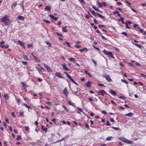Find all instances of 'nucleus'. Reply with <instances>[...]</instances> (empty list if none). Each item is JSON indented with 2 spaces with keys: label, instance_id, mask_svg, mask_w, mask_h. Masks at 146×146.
<instances>
[{
  "label": "nucleus",
  "instance_id": "obj_1",
  "mask_svg": "<svg viewBox=\"0 0 146 146\" xmlns=\"http://www.w3.org/2000/svg\"><path fill=\"white\" fill-rule=\"evenodd\" d=\"M0 22H3L5 25L7 26H8L10 25V21L9 17L7 15L4 16L1 18L0 19Z\"/></svg>",
  "mask_w": 146,
  "mask_h": 146
},
{
  "label": "nucleus",
  "instance_id": "obj_2",
  "mask_svg": "<svg viewBox=\"0 0 146 146\" xmlns=\"http://www.w3.org/2000/svg\"><path fill=\"white\" fill-rule=\"evenodd\" d=\"M103 52L108 57H110V56L112 54V53L110 51H107L105 49L103 51Z\"/></svg>",
  "mask_w": 146,
  "mask_h": 146
},
{
  "label": "nucleus",
  "instance_id": "obj_3",
  "mask_svg": "<svg viewBox=\"0 0 146 146\" xmlns=\"http://www.w3.org/2000/svg\"><path fill=\"white\" fill-rule=\"evenodd\" d=\"M44 67L46 68V69L48 72H52V70L50 66L44 64Z\"/></svg>",
  "mask_w": 146,
  "mask_h": 146
},
{
  "label": "nucleus",
  "instance_id": "obj_4",
  "mask_svg": "<svg viewBox=\"0 0 146 146\" xmlns=\"http://www.w3.org/2000/svg\"><path fill=\"white\" fill-rule=\"evenodd\" d=\"M63 94L65 95L66 97H67L68 95L69 94V92L68 91L67 88H65L63 91Z\"/></svg>",
  "mask_w": 146,
  "mask_h": 146
},
{
  "label": "nucleus",
  "instance_id": "obj_5",
  "mask_svg": "<svg viewBox=\"0 0 146 146\" xmlns=\"http://www.w3.org/2000/svg\"><path fill=\"white\" fill-rule=\"evenodd\" d=\"M55 75L60 78H64V77L61 75V73L60 72H57L55 74Z\"/></svg>",
  "mask_w": 146,
  "mask_h": 146
},
{
  "label": "nucleus",
  "instance_id": "obj_6",
  "mask_svg": "<svg viewBox=\"0 0 146 146\" xmlns=\"http://www.w3.org/2000/svg\"><path fill=\"white\" fill-rule=\"evenodd\" d=\"M98 93L99 95H101L102 96H104V93L107 94V93L106 92L103 90H100L98 91Z\"/></svg>",
  "mask_w": 146,
  "mask_h": 146
},
{
  "label": "nucleus",
  "instance_id": "obj_7",
  "mask_svg": "<svg viewBox=\"0 0 146 146\" xmlns=\"http://www.w3.org/2000/svg\"><path fill=\"white\" fill-rule=\"evenodd\" d=\"M93 15L94 16L97 15L98 16H99V17H100V18H104V19L105 18V17L104 16H102L101 15L98 13H96L95 12L93 14Z\"/></svg>",
  "mask_w": 146,
  "mask_h": 146
},
{
  "label": "nucleus",
  "instance_id": "obj_8",
  "mask_svg": "<svg viewBox=\"0 0 146 146\" xmlns=\"http://www.w3.org/2000/svg\"><path fill=\"white\" fill-rule=\"evenodd\" d=\"M62 66L63 69L66 71H69L70 70L66 66V65L64 63L62 64Z\"/></svg>",
  "mask_w": 146,
  "mask_h": 146
},
{
  "label": "nucleus",
  "instance_id": "obj_9",
  "mask_svg": "<svg viewBox=\"0 0 146 146\" xmlns=\"http://www.w3.org/2000/svg\"><path fill=\"white\" fill-rule=\"evenodd\" d=\"M48 16L51 18L53 19L55 21H56L58 19V18L56 17H54V16L52 15H49Z\"/></svg>",
  "mask_w": 146,
  "mask_h": 146
},
{
  "label": "nucleus",
  "instance_id": "obj_10",
  "mask_svg": "<svg viewBox=\"0 0 146 146\" xmlns=\"http://www.w3.org/2000/svg\"><path fill=\"white\" fill-rule=\"evenodd\" d=\"M104 77L106 79L108 82H110L111 81V79L110 78V76L108 75H106L104 76Z\"/></svg>",
  "mask_w": 146,
  "mask_h": 146
},
{
  "label": "nucleus",
  "instance_id": "obj_11",
  "mask_svg": "<svg viewBox=\"0 0 146 146\" xmlns=\"http://www.w3.org/2000/svg\"><path fill=\"white\" fill-rule=\"evenodd\" d=\"M17 5V3L16 2H14L11 5V7L12 9H13Z\"/></svg>",
  "mask_w": 146,
  "mask_h": 146
},
{
  "label": "nucleus",
  "instance_id": "obj_12",
  "mask_svg": "<svg viewBox=\"0 0 146 146\" xmlns=\"http://www.w3.org/2000/svg\"><path fill=\"white\" fill-rule=\"evenodd\" d=\"M18 43L19 44V45H20L21 46H22L23 47H24V44L23 42H22L20 40H18Z\"/></svg>",
  "mask_w": 146,
  "mask_h": 146
},
{
  "label": "nucleus",
  "instance_id": "obj_13",
  "mask_svg": "<svg viewBox=\"0 0 146 146\" xmlns=\"http://www.w3.org/2000/svg\"><path fill=\"white\" fill-rule=\"evenodd\" d=\"M33 56V57L34 59L37 62H40V60L38 59L36 57L33 55L32 54H31Z\"/></svg>",
  "mask_w": 146,
  "mask_h": 146
},
{
  "label": "nucleus",
  "instance_id": "obj_14",
  "mask_svg": "<svg viewBox=\"0 0 146 146\" xmlns=\"http://www.w3.org/2000/svg\"><path fill=\"white\" fill-rule=\"evenodd\" d=\"M17 19L23 21L24 20V18L21 16H19L17 17Z\"/></svg>",
  "mask_w": 146,
  "mask_h": 146
},
{
  "label": "nucleus",
  "instance_id": "obj_15",
  "mask_svg": "<svg viewBox=\"0 0 146 146\" xmlns=\"http://www.w3.org/2000/svg\"><path fill=\"white\" fill-rule=\"evenodd\" d=\"M51 9V7L50 6L48 5L44 8L45 10L47 11H50Z\"/></svg>",
  "mask_w": 146,
  "mask_h": 146
},
{
  "label": "nucleus",
  "instance_id": "obj_16",
  "mask_svg": "<svg viewBox=\"0 0 146 146\" xmlns=\"http://www.w3.org/2000/svg\"><path fill=\"white\" fill-rule=\"evenodd\" d=\"M68 59L70 61L74 63H75L76 61V60L73 58H69Z\"/></svg>",
  "mask_w": 146,
  "mask_h": 146
},
{
  "label": "nucleus",
  "instance_id": "obj_17",
  "mask_svg": "<svg viewBox=\"0 0 146 146\" xmlns=\"http://www.w3.org/2000/svg\"><path fill=\"white\" fill-rule=\"evenodd\" d=\"M132 43L135 45L139 48H141L142 46L141 45L136 44L133 42H132Z\"/></svg>",
  "mask_w": 146,
  "mask_h": 146
},
{
  "label": "nucleus",
  "instance_id": "obj_18",
  "mask_svg": "<svg viewBox=\"0 0 146 146\" xmlns=\"http://www.w3.org/2000/svg\"><path fill=\"white\" fill-rule=\"evenodd\" d=\"M92 82H90L89 81H88L87 83H86L85 84V85L88 87H90V85L92 84Z\"/></svg>",
  "mask_w": 146,
  "mask_h": 146
},
{
  "label": "nucleus",
  "instance_id": "obj_19",
  "mask_svg": "<svg viewBox=\"0 0 146 146\" xmlns=\"http://www.w3.org/2000/svg\"><path fill=\"white\" fill-rule=\"evenodd\" d=\"M92 7L96 11H97L99 12H100L101 13V11L99 10V9L98 8H96V7H95L93 5L92 6Z\"/></svg>",
  "mask_w": 146,
  "mask_h": 146
},
{
  "label": "nucleus",
  "instance_id": "obj_20",
  "mask_svg": "<svg viewBox=\"0 0 146 146\" xmlns=\"http://www.w3.org/2000/svg\"><path fill=\"white\" fill-rule=\"evenodd\" d=\"M41 129L42 130H44L46 132L47 130V128L46 127L44 128V126L43 125H42L41 126Z\"/></svg>",
  "mask_w": 146,
  "mask_h": 146
},
{
  "label": "nucleus",
  "instance_id": "obj_21",
  "mask_svg": "<svg viewBox=\"0 0 146 146\" xmlns=\"http://www.w3.org/2000/svg\"><path fill=\"white\" fill-rule=\"evenodd\" d=\"M68 104L70 105H71L75 107V106H74L75 104L74 103H71L70 100H69L68 101Z\"/></svg>",
  "mask_w": 146,
  "mask_h": 146
},
{
  "label": "nucleus",
  "instance_id": "obj_22",
  "mask_svg": "<svg viewBox=\"0 0 146 146\" xmlns=\"http://www.w3.org/2000/svg\"><path fill=\"white\" fill-rule=\"evenodd\" d=\"M110 93H111V94H112L113 95H115L117 94V93L115 92L113 90H111Z\"/></svg>",
  "mask_w": 146,
  "mask_h": 146
},
{
  "label": "nucleus",
  "instance_id": "obj_23",
  "mask_svg": "<svg viewBox=\"0 0 146 146\" xmlns=\"http://www.w3.org/2000/svg\"><path fill=\"white\" fill-rule=\"evenodd\" d=\"M66 27H65L62 28V31L64 32H66L67 31V30L66 29Z\"/></svg>",
  "mask_w": 146,
  "mask_h": 146
},
{
  "label": "nucleus",
  "instance_id": "obj_24",
  "mask_svg": "<svg viewBox=\"0 0 146 146\" xmlns=\"http://www.w3.org/2000/svg\"><path fill=\"white\" fill-rule=\"evenodd\" d=\"M127 139L125 138H121V140L123 142H124L126 143L127 141Z\"/></svg>",
  "mask_w": 146,
  "mask_h": 146
},
{
  "label": "nucleus",
  "instance_id": "obj_25",
  "mask_svg": "<svg viewBox=\"0 0 146 146\" xmlns=\"http://www.w3.org/2000/svg\"><path fill=\"white\" fill-rule=\"evenodd\" d=\"M97 3L99 7L101 8L102 7V3H101L99 1H97Z\"/></svg>",
  "mask_w": 146,
  "mask_h": 146
},
{
  "label": "nucleus",
  "instance_id": "obj_26",
  "mask_svg": "<svg viewBox=\"0 0 146 146\" xmlns=\"http://www.w3.org/2000/svg\"><path fill=\"white\" fill-rule=\"evenodd\" d=\"M23 58L25 60H29V59L27 57V56L25 54L23 55Z\"/></svg>",
  "mask_w": 146,
  "mask_h": 146
},
{
  "label": "nucleus",
  "instance_id": "obj_27",
  "mask_svg": "<svg viewBox=\"0 0 146 146\" xmlns=\"http://www.w3.org/2000/svg\"><path fill=\"white\" fill-rule=\"evenodd\" d=\"M127 142H126V143H127L128 144H131L132 143V141H131L129 140L128 139H127Z\"/></svg>",
  "mask_w": 146,
  "mask_h": 146
},
{
  "label": "nucleus",
  "instance_id": "obj_28",
  "mask_svg": "<svg viewBox=\"0 0 146 146\" xmlns=\"http://www.w3.org/2000/svg\"><path fill=\"white\" fill-rule=\"evenodd\" d=\"M132 114H133L131 112V113H129L125 114V115L126 116H131L132 115Z\"/></svg>",
  "mask_w": 146,
  "mask_h": 146
},
{
  "label": "nucleus",
  "instance_id": "obj_29",
  "mask_svg": "<svg viewBox=\"0 0 146 146\" xmlns=\"http://www.w3.org/2000/svg\"><path fill=\"white\" fill-rule=\"evenodd\" d=\"M46 44L49 47H51V43L49 42L46 41Z\"/></svg>",
  "mask_w": 146,
  "mask_h": 146
},
{
  "label": "nucleus",
  "instance_id": "obj_30",
  "mask_svg": "<svg viewBox=\"0 0 146 146\" xmlns=\"http://www.w3.org/2000/svg\"><path fill=\"white\" fill-rule=\"evenodd\" d=\"M120 20L121 21L122 23V24H125V23H124V21H123L124 18L123 17H121L120 18Z\"/></svg>",
  "mask_w": 146,
  "mask_h": 146
},
{
  "label": "nucleus",
  "instance_id": "obj_31",
  "mask_svg": "<svg viewBox=\"0 0 146 146\" xmlns=\"http://www.w3.org/2000/svg\"><path fill=\"white\" fill-rule=\"evenodd\" d=\"M43 21L47 23H50V22L49 21L45 19H43Z\"/></svg>",
  "mask_w": 146,
  "mask_h": 146
},
{
  "label": "nucleus",
  "instance_id": "obj_32",
  "mask_svg": "<svg viewBox=\"0 0 146 146\" xmlns=\"http://www.w3.org/2000/svg\"><path fill=\"white\" fill-rule=\"evenodd\" d=\"M101 3L102 4V6H103L104 7H106L107 6V4L106 3L104 2H102Z\"/></svg>",
  "mask_w": 146,
  "mask_h": 146
},
{
  "label": "nucleus",
  "instance_id": "obj_33",
  "mask_svg": "<svg viewBox=\"0 0 146 146\" xmlns=\"http://www.w3.org/2000/svg\"><path fill=\"white\" fill-rule=\"evenodd\" d=\"M21 139V137L19 135H18L17 136V137L16 138V139L17 140L19 141V140L20 139Z\"/></svg>",
  "mask_w": 146,
  "mask_h": 146
},
{
  "label": "nucleus",
  "instance_id": "obj_34",
  "mask_svg": "<svg viewBox=\"0 0 146 146\" xmlns=\"http://www.w3.org/2000/svg\"><path fill=\"white\" fill-rule=\"evenodd\" d=\"M62 107L64 109L66 110L68 112V109L65 106H62Z\"/></svg>",
  "mask_w": 146,
  "mask_h": 146
},
{
  "label": "nucleus",
  "instance_id": "obj_35",
  "mask_svg": "<svg viewBox=\"0 0 146 146\" xmlns=\"http://www.w3.org/2000/svg\"><path fill=\"white\" fill-rule=\"evenodd\" d=\"M112 127L113 129L115 130H119L120 129L118 127Z\"/></svg>",
  "mask_w": 146,
  "mask_h": 146
},
{
  "label": "nucleus",
  "instance_id": "obj_36",
  "mask_svg": "<svg viewBox=\"0 0 146 146\" xmlns=\"http://www.w3.org/2000/svg\"><path fill=\"white\" fill-rule=\"evenodd\" d=\"M23 105L25 107H26V108H27L29 109L30 108V107L27 105L26 104H24Z\"/></svg>",
  "mask_w": 146,
  "mask_h": 146
},
{
  "label": "nucleus",
  "instance_id": "obj_37",
  "mask_svg": "<svg viewBox=\"0 0 146 146\" xmlns=\"http://www.w3.org/2000/svg\"><path fill=\"white\" fill-rule=\"evenodd\" d=\"M121 34H122L125 35V36H127V34L126 32H122L121 33Z\"/></svg>",
  "mask_w": 146,
  "mask_h": 146
},
{
  "label": "nucleus",
  "instance_id": "obj_38",
  "mask_svg": "<svg viewBox=\"0 0 146 146\" xmlns=\"http://www.w3.org/2000/svg\"><path fill=\"white\" fill-rule=\"evenodd\" d=\"M98 27L100 28H101L102 27H105V25H98Z\"/></svg>",
  "mask_w": 146,
  "mask_h": 146
},
{
  "label": "nucleus",
  "instance_id": "obj_39",
  "mask_svg": "<svg viewBox=\"0 0 146 146\" xmlns=\"http://www.w3.org/2000/svg\"><path fill=\"white\" fill-rule=\"evenodd\" d=\"M70 80H71V81H72V82H73L74 84H75L76 85H78V84L76 83V82L75 81H74V80L72 79V78Z\"/></svg>",
  "mask_w": 146,
  "mask_h": 146
},
{
  "label": "nucleus",
  "instance_id": "obj_40",
  "mask_svg": "<svg viewBox=\"0 0 146 146\" xmlns=\"http://www.w3.org/2000/svg\"><path fill=\"white\" fill-rule=\"evenodd\" d=\"M83 51L87 52L88 51L87 48L86 47L84 48H82Z\"/></svg>",
  "mask_w": 146,
  "mask_h": 146
},
{
  "label": "nucleus",
  "instance_id": "obj_41",
  "mask_svg": "<svg viewBox=\"0 0 146 146\" xmlns=\"http://www.w3.org/2000/svg\"><path fill=\"white\" fill-rule=\"evenodd\" d=\"M85 127L87 128L88 129H89V126L88 124L86 123H85Z\"/></svg>",
  "mask_w": 146,
  "mask_h": 146
},
{
  "label": "nucleus",
  "instance_id": "obj_42",
  "mask_svg": "<svg viewBox=\"0 0 146 146\" xmlns=\"http://www.w3.org/2000/svg\"><path fill=\"white\" fill-rule=\"evenodd\" d=\"M111 137H112L111 136L108 137H107V138L106 140L107 141H110V140H111Z\"/></svg>",
  "mask_w": 146,
  "mask_h": 146
},
{
  "label": "nucleus",
  "instance_id": "obj_43",
  "mask_svg": "<svg viewBox=\"0 0 146 146\" xmlns=\"http://www.w3.org/2000/svg\"><path fill=\"white\" fill-rule=\"evenodd\" d=\"M16 100L17 103H19L21 101V100L20 98L16 99Z\"/></svg>",
  "mask_w": 146,
  "mask_h": 146
},
{
  "label": "nucleus",
  "instance_id": "obj_44",
  "mask_svg": "<svg viewBox=\"0 0 146 146\" xmlns=\"http://www.w3.org/2000/svg\"><path fill=\"white\" fill-rule=\"evenodd\" d=\"M75 46L77 48H79L81 47V46L80 45H76Z\"/></svg>",
  "mask_w": 146,
  "mask_h": 146
},
{
  "label": "nucleus",
  "instance_id": "obj_45",
  "mask_svg": "<svg viewBox=\"0 0 146 146\" xmlns=\"http://www.w3.org/2000/svg\"><path fill=\"white\" fill-rule=\"evenodd\" d=\"M66 44V45L69 47H71V46H70V44L69 43V42H65Z\"/></svg>",
  "mask_w": 146,
  "mask_h": 146
},
{
  "label": "nucleus",
  "instance_id": "obj_46",
  "mask_svg": "<svg viewBox=\"0 0 146 146\" xmlns=\"http://www.w3.org/2000/svg\"><path fill=\"white\" fill-rule=\"evenodd\" d=\"M80 2H82V3L84 4L86 3V2L84 0H79Z\"/></svg>",
  "mask_w": 146,
  "mask_h": 146
},
{
  "label": "nucleus",
  "instance_id": "obj_47",
  "mask_svg": "<svg viewBox=\"0 0 146 146\" xmlns=\"http://www.w3.org/2000/svg\"><path fill=\"white\" fill-rule=\"evenodd\" d=\"M91 60L92 61V62L95 64V65H96L97 64L95 61L94 60H93L92 59H91Z\"/></svg>",
  "mask_w": 146,
  "mask_h": 146
},
{
  "label": "nucleus",
  "instance_id": "obj_48",
  "mask_svg": "<svg viewBox=\"0 0 146 146\" xmlns=\"http://www.w3.org/2000/svg\"><path fill=\"white\" fill-rule=\"evenodd\" d=\"M100 36H101L102 38L104 39H105V40H107L108 39L107 38L105 37L104 36L102 35H100Z\"/></svg>",
  "mask_w": 146,
  "mask_h": 146
},
{
  "label": "nucleus",
  "instance_id": "obj_49",
  "mask_svg": "<svg viewBox=\"0 0 146 146\" xmlns=\"http://www.w3.org/2000/svg\"><path fill=\"white\" fill-rule=\"evenodd\" d=\"M106 125L110 126L111 125V124L109 122V121L108 120L106 121Z\"/></svg>",
  "mask_w": 146,
  "mask_h": 146
},
{
  "label": "nucleus",
  "instance_id": "obj_50",
  "mask_svg": "<svg viewBox=\"0 0 146 146\" xmlns=\"http://www.w3.org/2000/svg\"><path fill=\"white\" fill-rule=\"evenodd\" d=\"M11 114L13 117H15V113L14 112H11Z\"/></svg>",
  "mask_w": 146,
  "mask_h": 146
},
{
  "label": "nucleus",
  "instance_id": "obj_51",
  "mask_svg": "<svg viewBox=\"0 0 146 146\" xmlns=\"http://www.w3.org/2000/svg\"><path fill=\"white\" fill-rule=\"evenodd\" d=\"M88 99L90 102H92L93 101V99L91 97H89Z\"/></svg>",
  "mask_w": 146,
  "mask_h": 146
},
{
  "label": "nucleus",
  "instance_id": "obj_52",
  "mask_svg": "<svg viewBox=\"0 0 146 146\" xmlns=\"http://www.w3.org/2000/svg\"><path fill=\"white\" fill-rule=\"evenodd\" d=\"M22 63L23 64L25 65H27V63L26 62H25V61H23L22 62Z\"/></svg>",
  "mask_w": 146,
  "mask_h": 146
},
{
  "label": "nucleus",
  "instance_id": "obj_53",
  "mask_svg": "<svg viewBox=\"0 0 146 146\" xmlns=\"http://www.w3.org/2000/svg\"><path fill=\"white\" fill-rule=\"evenodd\" d=\"M125 23H126L127 25L128 24H130L131 23L130 21H127V22H125Z\"/></svg>",
  "mask_w": 146,
  "mask_h": 146
},
{
  "label": "nucleus",
  "instance_id": "obj_54",
  "mask_svg": "<svg viewBox=\"0 0 146 146\" xmlns=\"http://www.w3.org/2000/svg\"><path fill=\"white\" fill-rule=\"evenodd\" d=\"M116 4L119 5H122V4L120 2H118L116 3Z\"/></svg>",
  "mask_w": 146,
  "mask_h": 146
},
{
  "label": "nucleus",
  "instance_id": "obj_55",
  "mask_svg": "<svg viewBox=\"0 0 146 146\" xmlns=\"http://www.w3.org/2000/svg\"><path fill=\"white\" fill-rule=\"evenodd\" d=\"M4 97L6 99H8V98H7V97H8V95L7 94H6L4 95Z\"/></svg>",
  "mask_w": 146,
  "mask_h": 146
},
{
  "label": "nucleus",
  "instance_id": "obj_56",
  "mask_svg": "<svg viewBox=\"0 0 146 146\" xmlns=\"http://www.w3.org/2000/svg\"><path fill=\"white\" fill-rule=\"evenodd\" d=\"M74 94L77 96H78L79 95V93H78V92L77 91L74 92Z\"/></svg>",
  "mask_w": 146,
  "mask_h": 146
},
{
  "label": "nucleus",
  "instance_id": "obj_57",
  "mask_svg": "<svg viewBox=\"0 0 146 146\" xmlns=\"http://www.w3.org/2000/svg\"><path fill=\"white\" fill-rule=\"evenodd\" d=\"M56 34L58 36H61V37H63V36L62 34H60V33H58L56 32Z\"/></svg>",
  "mask_w": 146,
  "mask_h": 146
},
{
  "label": "nucleus",
  "instance_id": "obj_58",
  "mask_svg": "<svg viewBox=\"0 0 146 146\" xmlns=\"http://www.w3.org/2000/svg\"><path fill=\"white\" fill-rule=\"evenodd\" d=\"M25 128L26 131L29 130V127L25 126Z\"/></svg>",
  "mask_w": 146,
  "mask_h": 146
},
{
  "label": "nucleus",
  "instance_id": "obj_59",
  "mask_svg": "<svg viewBox=\"0 0 146 146\" xmlns=\"http://www.w3.org/2000/svg\"><path fill=\"white\" fill-rule=\"evenodd\" d=\"M125 2L126 3H127V4H128L129 5V6H131V3H130L129 2L127 1V0H126L125 1Z\"/></svg>",
  "mask_w": 146,
  "mask_h": 146
},
{
  "label": "nucleus",
  "instance_id": "obj_60",
  "mask_svg": "<svg viewBox=\"0 0 146 146\" xmlns=\"http://www.w3.org/2000/svg\"><path fill=\"white\" fill-rule=\"evenodd\" d=\"M121 81L122 82H124V83H125V84H128L127 82L125 80H124L121 79Z\"/></svg>",
  "mask_w": 146,
  "mask_h": 146
},
{
  "label": "nucleus",
  "instance_id": "obj_61",
  "mask_svg": "<svg viewBox=\"0 0 146 146\" xmlns=\"http://www.w3.org/2000/svg\"><path fill=\"white\" fill-rule=\"evenodd\" d=\"M36 68H40V65L39 64H37L36 66Z\"/></svg>",
  "mask_w": 146,
  "mask_h": 146
},
{
  "label": "nucleus",
  "instance_id": "obj_62",
  "mask_svg": "<svg viewBox=\"0 0 146 146\" xmlns=\"http://www.w3.org/2000/svg\"><path fill=\"white\" fill-rule=\"evenodd\" d=\"M67 77L70 79V80L72 78H71V77L68 74H67V75H66Z\"/></svg>",
  "mask_w": 146,
  "mask_h": 146
},
{
  "label": "nucleus",
  "instance_id": "obj_63",
  "mask_svg": "<svg viewBox=\"0 0 146 146\" xmlns=\"http://www.w3.org/2000/svg\"><path fill=\"white\" fill-rule=\"evenodd\" d=\"M140 75H141V76H142L143 77L145 78H146V75H144V74H141Z\"/></svg>",
  "mask_w": 146,
  "mask_h": 146
},
{
  "label": "nucleus",
  "instance_id": "obj_64",
  "mask_svg": "<svg viewBox=\"0 0 146 146\" xmlns=\"http://www.w3.org/2000/svg\"><path fill=\"white\" fill-rule=\"evenodd\" d=\"M110 102L112 104L116 105V103L113 100H111Z\"/></svg>",
  "mask_w": 146,
  "mask_h": 146
}]
</instances>
